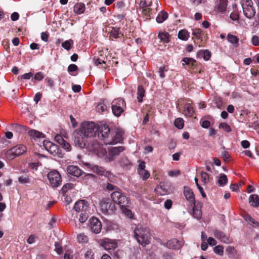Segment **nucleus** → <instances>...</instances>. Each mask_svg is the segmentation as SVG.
<instances>
[{
  "instance_id": "f257e3e1",
  "label": "nucleus",
  "mask_w": 259,
  "mask_h": 259,
  "mask_svg": "<svg viewBox=\"0 0 259 259\" xmlns=\"http://www.w3.org/2000/svg\"><path fill=\"white\" fill-rule=\"evenodd\" d=\"M97 125L94 122L85 121L81 124L78 130H75L73 134L74 143L81 148H88L91 150L98 151L100 147L99 142L93 140L88 142V139L96 136Z\"/></svg>"
},
{
  "instance_id": "f03ea898",
  "label": "nucleus",
  "mask_w": 259,
  "mask_h": 259,
  "mask_svg": "<svg viewBox=\"0 0 259 259\" xmlns=\"http://www.w3.org/2000/svg\"><path fill=\"white\" fill-rule=\"evenodd\" d=\"M135 237L139 244L145 246L150 242V233L148 228L138 226L134 230Z\"/></svg>"
},
{
  "instance_id": "7ed1b4c3",
  "label": "nucleus",
  "mask_w": 259,
  "mask_h": 259,
  "mask_svg": "<svg viewBox=\"0 0 259 259\" xmlns=\"http://www.w3.org/2000/svg\"><path fill=\"white\" fill-rule=\"evenodd\" d=\"M111 197L114 203L117 204L120 207L128 206L129 201L127 197L119 190L118 191L113 192L111 194Z\"/></svg>"
},
{
  "instance_id": "20e7f679",
  "label": "nucleus",
  "mask_w": 259,
  "mask_h": 259,
  "mask_svg": "<svg viewBox=\"0 0 259 259\" xmlns=\"http://www.w3.org/2000/svg\"><path fill=\"white\" fill-rule=\"evenodd\" d=\"M241 4L244 16L248 19L253 18L255 14V10L252 0H241Z\"/></svg>"
},
{
  "instance_id": "39448f33",
  "label": "nucleus",
  "mask_w": 259,
  "mask_h": 259,
  "mask_svg": "<svg viewBox=\"0 0 259 259\" xmlns=\"http://www.w3.org/2000/svg\"><path fill=\"white\" fill-rule=\"evenodd\" d=\"M125 108L126 103L123 99H115L111 103L112 113H122Z\"/></svg>"
},
{
  "instance_id": "423d86ee",
  "label": "nucleus",
  "mask_w": 259,
  "mask_h": 259,
  "mask_svg": "<svg viewBox=\"0 0 259 259\" xmlns=\"http://www.w3.org/2000/svg\"><path fill=\"white\" fill-rule=\"evenodd\" d=\"M101 210L105 214L112 213L115 210L114 203L108 198L103 199L100 202Z\"/></svg>"
},
{
  "instance_id": "0eeeda50",
  "label": "nucleus",
  "mask_w": 259,
  "mask_h": 259,
  "mask_svg": "<svg viewBox=\"0 0 259 259\" xmlns=\"http://www.w3.org/2000/svg\"><path fill=\"white\" fill-rule=\"evenodd\" d=\"M110 128L106 124H101L99 126L97 125V132L98 138L103 141L105 144L107 145L106 143L107 139H110Z\"/></svg>"
},
{
  "instance_id": "6e6552de",
  "label": "nucleus",
  "mask_w": 259,
  "mask_h": 259,
  "mask_svg": "<svg viewBox=\"0 0 259 259\" xmlns=\"http://www.w3.org/2000/svg\"><path fill=\"white\" fill-rule=\"evenodd\" d=\"M50 185L53 187H57L61 185L62 178L60 173L54 170L49 172L47 175Z\"/></svg>"
},
{
  "instance_id": "1a4fd4ad",
  "label": "nucleus",
  "mask_w": 259,
  "mask_h": 259,
  "mask_svg": "<svg viewBox=\"0 0 259 259\" xmlns=\"http://www.w3.org/2000/svg\"><path fill=\"white\" fill-rule=\"evenodd\" d=\"M26 147L23 145H18L7 152V156L8 158L13 159L17 156H19L26 151Z\"/></svg>"
},
{
  "instance_id": "9d476101",
  "label": "nucleus",
  "mask_w": 259,
  "mask_h": 259,
  "mask_svg": "<svg viewBox=\"0 0 259 259\" xmlns=\"http://www.w3.org/2000/svg\"><path fill=\"white\" fill-rule=\"evenodd\" d=\"M124 131L120 128H117L114 137L110 138V139H107L106 143L108 145H114L118 143H121L123 140Z\"/></svg>"
},
{
  "instance_id": "9b49d317",
  "label": "nucleus",
  "mask_w": 259,
  "mask_h": 259,
  "mask_svg": "<svg viewBox=\"0 0 259 259\" xmlns=\"http://www.w3.org/2000/svg\"><path fill=\"white\" fill-rule=\"evenodd\" d=\"M101 245L107 250H113L117 247L116 240L105 238L101 240Z\"/></svg>"
},
{
  "instance_id": "f8f14e48",
  "label": "nucleus",
  "mask_w": 259,
  "mask_h": 259,
  "mask_svg": "<svg viewBox=\"0 0 259 259\" xmlns=\"http://www.w3.org/2000/svg\"><path fill=\"white\" fill-rule=\"evenodd\" d=\"M90 222L91 231L96 234L99 233L102 229V224L99 220L93 217L90 219Z\"/></svg>"
},
{
  "instance_id": "ddd939ff",
  "label": "nucleus",
  "mask_w": 259,
  "mask_h": 259,
  "mask_svg": "<svg viewBox=\"0 0 259 259\" xmlns=\"http://www.w3.org/2000/svg\"><path fill=\"white\" fill-rule=\"evenodd\" d=\"M43 144L45 148L50 154L53 155H56L59 153V149L57 145L53 144L51 142L46 141H44Z\"/></svg>"
},
{
  "instance_id": "4468645a",
  "label": "nucleus",
  "mask_w": 259,
  "mask_h": 259,
  "mask_svg": "<svg viewBox=\"0 0 259 259\" xmlns=\"http://www.w3.org/2000/svg\"><path fill=\"white\" fill-rule=\"evenodd\" d=\"M66 170L68 174L76 177H79L84 174L78 166L73 165H68Z\"/></svg>"
},
{
  "instance_id": "2eb2a0df",
  "label": "nucleus",
  "mask_w": 259,
  "mask_h": 259,
  "mask_svg": "<svg viewBox=\"0 0 259 259\" xmlns=\"http://www.w3.org/2000/svg\"><path fill=\"white\" fill-rule=\"evenodd\" d=\"M183 244V241L178 240L177 239H172L166 242V246L172 249H179L182 247Z\"/></svg>"
},
{
  "instance_id": "dca6fc26",
  "label": "nucleus",
  "mask_w": 259,
  "mask_h": 259,
  "mask_svg": "<svg viewBox=\"0 0 259 259\" xmlns=\"http://www.w3.org/2000/svg\"><path fill=\"white\" fill-rule=\"evenodd\" d=\"M88 205L87 201L84 200H80L77 201L74 206V209L76 212H82L87 211Z\"/></svg>"
},
{
  "instance_id": "f3484780",
  "label": "nucleus",
  "mask_w": 259,
  "mask_h": 259,
  "mask_svg": "<svg viewBox=\"0 0 259 259\" xmlns=\"http://www.w3.org/2000/svg\"><path fill=\"white\" fill-rule=\"evenodd\" d=\"M228 0H216L215 8L222 13H225L227 10Z\"/></svg>"
},
{
  "instance_id": "a211bd4d",
  "label": "nucleus",
  "mask_w": 259,
  "mask_h": 259,
  "mask_svg": "<svg viewBox=\"0 0 259 259\" xmlns=\"http://www.w3.org/2000/svg\"><path fill=\"white\" fill-rule=\"evenodd\" d=\"M193 207V215L197 220H200L202 217V212L201 210V204L200 202L194 203Z\"/></svg>"
},
{
  "instance_id": "6ab92c4d",
  "label": "nucleus",
  "mask_w": 259,
  "mask_h": 259,
  "mask_svg": "<svg viewBox=\"0 0 259 259\" xmlns=\"http://www.w3.org/2000/svg\"><path fill=\"white\" fill-rule=\"evenodd\" d=\"M184 194L187 200L192 204L197 202L195 201L193 192L189 188L186 187H184Z\"/></svg>"
},
{
  "instance_id": "aec40b11",
  "label": "nucleus",
  "mask_w": 259,
  "mask_h": 259,
  "mask_svg": "<svg viewBox=\"0 0 259 259\" xmlns=\"http://www.w3.org/2000/svg\"><path fill=\"white\" fill-rule=\"evenodd\" d=\"M213 235L217 239H219L221 242L227 243L229 242V238L228 236L222 231L218 230H215L213 231Z\"/></svg>"
},
{
  "instance_id": "412c9836",
  "label": "nucleus",
  "mask_w": 259,
  "mask_h": 259,
  "mask_svg": "<svg viewBox=\"0 0 259 259\" xmlns=\"http://www.w3.org/2000/svg\"><path fill=\"white\" fill-rule=\"evenodd\" d=\"M123 36V34L120 31L119 28L113 27L110 32V38L113 40V38L117 39L121 38Z\"/></svg>"
},
{
  "instance_id": "4be33fe9",
  "label": "nucleus",
  "mask_w": 259,
  "mask_h": 259,
  "mask_svg": "<svg viewBox=\"0 0 259 259\" xmlns=\"http://www.w3.org/2000/svg\"><path fill=\"white\" fill-rule=\"evenodd\" d=\"M85 10V6L82 3H76L73 7V12L76 15L83 14Z\"/></svg>"
},
{
  "instance_id": "5701e85b",
  "label": "nucleus",
  "mask_w": 259,
  "mask_h": 259,
  "mask_svg": "<svg viewBox=\"0 0 259 259\" xmlns=\"http://www.w3.org/2000/svg\"><path fill=\"white\" fill-rule=\"evenodd\" d=\"M141 9L142 10V12L143 14L147 19H150L151 15L153 14H155L157 11L156 8H152L151 7H146Z\"/></svg>"
},
{
  "instance_id": "b1692460",
  "label": "nucleus",
  "mask_w": 259,
  "mask_h": 259,
  "mask_svg": "<svg viewBox=\"0 0 259 259\" xmlns=\"http://www.w3.org/2000/svg\"><path fill=\"white\" fill-rule=\"evenodd\" d=\"M249 203L250 205L254 207L259 206V196L256 194L251 195L249 197Z\"/></svg>"
},
{
  "instance_id": "393cba45",
  "label": "nucleus",
  "mask_w": 259,
  "mask_h": 259,
  "mask_svg": "<svg viewBox=\"0 0 259 259\" xmlns=\"http://www.w3.org/2000/svg\"><path fill=\"white\" fill-rule=\"evenodd\" d=\"M227 39L234 47H237L239 46V39L237 36L229 33L227 35Z\"/></svg>"
},
{
  "instance_id": "a878e982",
  "label": "nucleus",
  "mask_w": 259,
  "mask_h": 259,
  "mask_svg": "<svg viewBox=\"0 0 259 259\" xmlns=\"http://www.w3.org/2000/svg\"><path fill=\"white\" fill-rule=\"evenodd\" d=\"M87 165L88 167L91 168L93 171L97 173L98 175L101 176L104 175L105 169L103 167L99 166L97 165H93L89 163L87 164Z\"/></svg>"
},
{
  "instance_id": "bb28decb",
  "label": "nucleus",
  "mask_w": 259,
  "mask_h": 259,
  "mask_svg": "<svg viewBox=\"0 0 259 259\" xmlns=\"http://www.w3.org/2000/svg\"><path fill=\"white\" fill-rule=\"evenodd\" d=\"M124 150V148L122 146L112 147L109 150L110 154L111 155V160H113V156L118 155L121 152Z\"/></svg>"
},
{
  "instance_id": "cd10ccee",
  "label": "nucleus",
  "mask_w": 259,
  "mask_h": 259,
  "mask_svg": "<svg viewBox=\"0 0 259 259\" xmlns=\"http://www.w3.org/2000/svg\"><path fill=\"white\" fill-rule=\"evenodd\" d=\"M182 61L184 62L182 64L183 66L187 65L191 69L193 68L196 62V60L193 58L188 57H184L183 58Z\"/></svg>"
},
{
  "instance_id": "c85d7f7f",
  "label": "nucleus",
  "mask_w": 259,
  "mask_h": 259,
  "mask_svg": "<svg viewBox=\"0 0 259 259\" xmlns=\"http://www.w3.org/2000/svg\"><path fill=\"white\" fill-rule=\"evenodd\" d=\"M167 18L168 14L167 12L161 11L160 13H158L156 20L157 23H161L163 22L165 20H166Z\"/></svg>"
},
{
  "instance_id": "c756f323",
  "label": "nucleus",
  "mask_w": 259,
  "mask_h": 259,
  "mask_svg": "<svg viewBox=\"0 0 259 259\" xmlns=\"http://www.w3.org/2000/svg\"><path fill=\"white\" fill-rule=\"evenodd\" d=\"M158 37L163 42L168 43L170 41V35L166 32H160L158 33Z\"/></svg>"
},
{
  "instance_id": "7c9ffc66",
  "label": "nucleus",
  "mask_w": 259,
  "mask_h": 259,
  "mask_svg": "<svg viewBox=\"0 0 259 259\" xmlns=\"http://www.w3.org/2000/svg\"><path fill=\"white\" fill-rule=\"evenodd\" d=\"M145 90L143 85H139L138 87L137 99L139 102H142L143 98L145 96Z\"/></svg>"
},
{
  "instance_id": "2f4dec72",
  "label": "nucleus",
  "mask_w": 259,
  "mask_h": 259,
  "mask_svg": "<svg viewBox=\"0 0 259 259\" xmlns=\"http://www.w3.org/2000/svg\"><path fill=\"white\" fill-rule=\"evenodd\" d=\"M244 219L248 222L250 225L259 228V222L255 221L250 215L248 214H245L244 216Z\"/></svg>"
},
{
  "instance_id": "473e14b6",
  "label": "nucleus",
  "mask_w": 259,
  "mask_h": 259,
  "mask_svg": "<svg viewBox=\"0 0 259 259\" xmlns=\"http://www.w3.org/2000/svg\"><path fill=\"white\" fill-rule=\"evenodd\" d=\"M28 134L29 136L33 138H41L45 137V135L43 133L35 130H31L29 131Z\"/></svg>"
},
{
  "instance_id": "72a5a7b5",
  "label": "nucleus",
  "mask_w": 259,
  "mask_h": 259,
  "mask_svg": "<svg viewBox=\"0 0 259 259\" xmlns=\"http://www.w3.org/2000/svg\"><path fill=\"white\" fill-rule=\"evenodd\" d=\"M178 38L183 40H187L190 36L189 33L185 29L179 31L178 34Z\"/></svg>"
},
{
  "instance_id": "f704fd0d",
  "label": "nucleus",
  "mask_w": 259,
  "mask_h": 259,
  "mask_svg": "<svg viewBox=\"0 0 259 259\" xmlns=\"http://www.w3.org/2000/svg\"><path fill=\"white\" fill-rule=\"evenodd\" d=\"M192 34L197 39H200L202 38V30L199 28H194L192 29Z\"/></svg>"
},
{
  "instance_id": "c9c22d12",
  "label": "nucleus",
  "mask_w": 259,
  "mask_h": 259,
  "mask_svg": "<svg viewBox=\"0 0 259 259\" xmlns=\"http://www.w3.org/2000/svg\"><path fill=\"white\" fill-rule=\"evenodd\" d=\"M152 6V0H140L139 7L140 9Z\"/></svg>"
},
{
  "instance_id": "e433bc0d",
  "label": "nucleus",
  "mask_w": 259,
  "mask_h": 259,
  "mask_svg": "<svg viewBox=\"0 0 259 259\" xmlns=\"http://www.w3.org/2000/svg\"><path fill=\"white\" fill-rule=\"evenodd\" d=\"M96 109L98 112H105L107 109V106L104 104V101L99 103L96 106Z\"/></svg>"
},
{
  "instance_id": "4c0bfd02",
  "label": "nucleus",
  "mask_w": 259,
  "mask_h": 259,
  "mask_svg": "<svg viewBox=\"0 0 259 259\" xmlns=\"http://www.w3.org/2000/svg\"><path fill=\"white\" fill-rule=\"evenodd\" d=\"M138 174L143 180H147L150 176V174L148 170L146 169L139 170Z\"/></svg>"
},
{
  "instance_id": "58836bf2",
  "label": "nucleus",
  "mask_w": 259,
  "mask_h": 259,
  "mask_svg": "<svg viewBox=\"0 0 259 259\" xmlns=\"http://www.w3.org/2000/svg\"><path fill=\"white\" fill-rule=\"evenodd\" d=\"M228 179L225 174H221L218 180V183L220 186H223L227 183Z\"/></svg>"
},
{
  "instance_id": "ea45409f",
  "label": "nucleus",
  "mask_w": 259,
  "mask_h": 259,
  "mask_svg": "<svg viewBox=\"0 0 259 259\" xmlns=\"http://www.w3.org/2000/svg\"><path fill=\"white\" fill-rule=\"evenodd\" d=\"M184 111L187 112L188 113H193L194 111L192 104L190 103H187L184 106Z\"/></svg>"
},
{
  "instance_id": "a19ab883",
  "label": "nucleus",
  "mask_w": 259,
  "mask_h": 259,
  "mask_svg": "<svg viewBox=\"0 0 259 259\" xmlns=\"http://www.w3.org/2000/svg\"><path fill=\"white\" fill-rule=\"evenodd\" d=\"M127 206L120 207L123 213L129 218H132L133 217V213L131 210L127 208Z\"/></svg>"
},
{
  "instance_id": "79ce46f5",
  "label": "nucleus",
  "mask_w": 259,
  "mask_h": 259,
  "mask_svg": "<svg viewBox=\"0 0 259 259\" xmlns=\"http://www.w3.org/2000/svg\"><path fill=\"white\" fill-rule=\"evenodd\" d=\"M74 185L71 183H67L62 188L61 191L63 194H65L69 190L73 188Z\"/></svg>"
},
{
  "instance_id": "37998d69",
  "label": "nucleus",
  "mask_w": 259,
  "mask_h": 259,
  "mask_svg": "<svg viewBox=\"0 0 259 259\" xmlns=\"http://www.w3.org/2000/svg\"><path fill=\"white\" fill-rule=\"evenodd\" d=\"M175 125L179 129H182L184 127V120L182 118H178L175 121Z\"/></svg>"
},
{
  "instance_id": "c03bdc74",
  "label": "nucleus",
  "mask_w": 259,
  "mask_h": 259,
  "mask_svg": "<svg viewBox=\"0 0 259 259\" xmlns=\"http://www.w3.org/2000/svg\"><path fill=\"white\" fill-rule=\"evenodd\" d=\"M73 44V41L71 39L65 40L62 44V47L66 50H70L71 49V45Z\"/></svg>"
},
{
  "instance_id": "a18cd8bd",
  "label": "nucleus",
  "mask_w": 259,
  "mask_h": 259,
  "mask_svg": "<svg viewBox=\"0 0 259 259\" xmlns=\"http://www.w3.org/2000/svg\"><path fill=\"white\" fill-rule=\"evenodd\" d=\"M77 241L79 243H84L88 241V238L84 234H80L77 235Z\"/></svg>"
},
{
  "instance_id": "49530a36",
  "label": "nucleus",
  "mask_w": 259,
  "mask_h": 259,
  "mask_svg": "<svg viewBox=\"0 0 259 259\" xmlns=\"http://www.w3.org/2000/svg\"><path fill=\"white\" fill-rule=\"evenodd\" d=\"M78 67L76 65L71 64L68 66L67 71L71 75H75L72 72L76 71Z\"/></svg>"
},
{
  "instance_id": "de8ad7c7",
  "label": "nucleus",
  "mask_w": 259,
  "mask_h": 259,
  "mask_svg": "<svg viewBox=\"0 0 259 259\" xmlns=\"http://www.w3.org/2000/svg\"><path fill=\"white\" fill-rule=\"evenodd\" d=\"M88 218V214L87 212V211H85L80 213L78 220L80 223H83L87 220Z\"/></svg>"
},
{
  "instance_id": "09e8293b",
  "label": "nucleus",
  "mask_w": 259,
  "mask_h": 259,
  "mask_svg": "<svg viewBox=\"0 0 259 259\" xmlns=\"http://www.w3.org/2000/svg\"><path fill=\"white\" fill-rule=\"evenodd\" d=\"M213 251L216 254L222 255L224 252V248L221 245H217L214 247Z\"/></svg>"
},
{
  "instance_id": "8fccbe9b",
  "label": "nucleus",
  "mask_w": 259,
  "mask_h": 259,
  "mask_svg": "<svg viewBox=\"0 0 259 259\" xmlns=\"http://www.w3.org/2000/svg\"><path fill=\"white\" fill-rule=\"evenodd\" d=\"M106 189L109 191H113V192L118 191L120 190L117 186L109 183L106 184Z\"/></svg>"
},
{
  "instance_id": "3c124183",
  "label": "nucleus",
  "mask_w": 259,
  "mask_h": 259,
  "mask_svg": "<svg viewBox=\"0 0 259 259\" xmlns=\"http://www.w3.org/2000/svg\"><path fill=\"white\" fill-rule=\"evenodd\" d=\"M119 163L121 165V166L123 167H127L128 165H130V162L128 160V159L126 157H122Z\"/></svg>"
},
{
  "instance_id": "603ef678",
  "label": "nucleus",
  "mask_w": 259,
  "mask_h": 259,
  "mask_svg": "<svg viewBox=\"0 0 259 259\" xmlns=\"http://www.w3.org/2000/svg\"><path fill=\"white\" fill-rule=\"evenodd\" d=\"M157 191L159 192L161 195H165L168 193L169 191L167 189L165 188L164 185H160L159 187L157 188Z\"/></svg>"
},
{
  "instance_id": "864d4df0",
  "label": "nucleus",
  "mask_w": 259,
  "mask_h": 259,
  "mask_svg": "<svg viewBox=\"0 0 259 259\" xmlns=\"http://www.w3.org/2000/svg\"><path fill=\"white\" fill-rule=\"evenodd\" d=\"M201 180L203 183L206 184L209 182V176L206 172H202L201 174Z\"/></svg>"
},
{
  "instance_id": "5fc2aeb1",
  "label": "nucleus",
  "mask_w": 259,
  "mask_h": 259,
  "mask_svg": "<svg viewBox=\"0 0 259 259\" xmlns=\"http://www.w3.org/2000/svg\"><path fill=\"white\" fill-rule=\"evenodd\" d=\"M220 128H223L224 131L227 132H230L231 131L230 126L225 122H222L219 125Z\"/></svg>"
},
{
  "instance_id": "6e6d98bb",
  "label": "nucleus",
  "mask_w": 259,
  "mask_h": 259,
  "mask_svg": "<svg viewBox=\"0 0 259 259\" xmlns=\"http://www.w3.org/2000/svg\"><path fill=\"white\" fill-rule=\"evenodd\" d=\"M166 71H167V69L166 68L165 66H163L159 68L158 72L160 78H163L165 77L164 72Z\"/></svg>"
},
{
  "instance_id": "4d7b16f0",
  "label": "nucleus",
  "mask_w": 259,
  "mask_h": 259,
  "mask_svg": "<svg viewBox=\"0 0 259 259\" xmlns=\"http://www.w3.org/2000/svg\"><path fill=\"white\" fill-rule=\"evenodd\" d=\"M18 180L22 184H26L30 182V179L27 176H21L19 178Z\"/></svg>"
},
{
  "instance_id": "13d9d810",
  "label": "nucleus",
  "mask_w": 259,
  "mask_h": 259,
  "mask_svg": "<svg viewBox=\"0 0 259 259\" xmlns=\"http://www.w3.org/2000/svg\"><path fill=\"white\" fill-rule=\"evenodd\" d=\"M200 123L201 124V126L205 128H208L210 125V122L207 120H203V119H202L200 120Z\"/></svg>"
},
{
  "instance_id": "bf43d9fd",
  "label": "nucleus",
  "mask_w": 259,
  "mask_h": 259,
  "mask_svg": "<svg viewBox=\"0 0 259 259\" xmlns=\"http://www.w3.org/2000/svg\"><path fill=\"white\" fill-rule=\"evenodd\" d=\"M44 77L45 75L42 72H38L35 74L34 78L36 80L40 81L44 78Z\"/></svg>"
},
{
  "instance_id": "052dcab7",
  "label": "nucleus",
  "mask_w": 259,
  "mask_h": 259,
  "mask_svg": "<svg viewBox=\"0 0 259 259\" xmlns=\"http://www.w3.org/2000/svg\"><path fill=\"white\" fill-rule=\"evenodd\" d=\"M55 250L57 252V253H58L59 254H62L63 250L61 244L58 242H56L55 243Z\"/></svg>"
},
{
  "instance_id": "680f3d73",
  "label": "nucleus",
  "mask_w": 259,
  "mask_h": 259,
  "mask_svg": "<svg viewBox=\"0 0 259 259\" xmlns=\"http://www.w3.org/2000/svg\"><path fill=\"white\" fill-rule=\"evenodd\" d=\"M61 145L62 148L66 150L67 151H70L71 150V146L70 144L66 141H64Z\"/></svg>"
},
{
  "instance_id": "e2e57ef3",
  "label": "nucleus",
  "mask_w": 259,
  "mask_h": 259,
  "mask_svg": "<svg viewBox=\"0 0 259 259\" xmlns=\"http://www.w3.org/2000/svg\"><path fill=\"white\" fill-rule=\"evenodd\" d=\"M252 44L255 46L259 45V37L256 35H253L251 39Z\"/></svg>"
},
{
  "instance_id": "0e129e2a",
  "label": "nucleus",
  "mask_w": 259,
  "mask_h": 259,
  "mask_svg": "<svg viewBox=\"0 0 259 259\" xmlns=\"http://www.w3.org/2000/svg\"><path fill=\"white\" fill-rule=\"evenodd\" d=\"M41 97L42 94L40 92H38L35 95L33 100L36 103H37L41 100Z\"/></svg>"
},
{
  "instance_id": "69168bd1",
  "label": "nucleus",
  "mask_w": 259,
  "mask_h": 259,
  "mask_svg": "<svg viewBox=\"0 0 259 259\" xmlns=\"http://www.w3.org/2000/svg\"><path fill=\"white\" fill-rule=\"evenodd\" d=\"M33 73L32 72L26 73L20 76L21 79H29L32 76Z\"/></svg>"
},
{
  "instance_id": "338daca9",
  "label": "nucleus",
  "mask_w": 259,
  "mask_h": 259,
  "mask_svg": "<svg viewBox=\"0 0 259 259\" xmlns=\"http://www.w3.org/2000/svg\"><path fill=\"white\" fill-rule=\"evenodd\" d=\"M84 257L85 259H94L93 252L91 250H88L84 254Z\"/></svg>"
},
{
  "instance_id": "774afa93",
  "label": "nucleus",
  "mask_w": 259,
  "mask_h": 259,
  "mask_svg": "<svg viewBox=\"0 0 259 259\" xmlns=\"http://www.w3.org/2000/svg\"><path fill=\"white\" fill-rule=\"evenodd\" d=\"M211 56V54L209 51L205 50L203 52V58L205 60H208Z\"/></svg>"
}]
</instances>
